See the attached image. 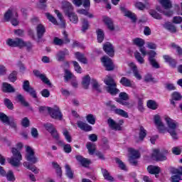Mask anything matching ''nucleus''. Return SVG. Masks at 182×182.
Returning a JSON list of instances; mask_svg holds the SVG:
<instances>
[{
  "label": "nucleus",
  "mask_w": 182,
  "mask_h": 182,
  "mask_svg": "<svg viewBox=\"0 0 182 182\" xmlns=\"http://www.w3.org/2000/svg\"><path fill=\"white\" fill-rule=\"evenodd\" d=\"M23 147L22 143L17 144V149L12 148L11 153L13 156L8 159V161L10 164L13 166V167H19L21 166V161L22 160V154H21V149Z\"/></svg>",
  "instance_id": "f257e3e1"
},
{
  "label": "nucleus",
  "mask_w": 182,
  "mask_h": 182,
  "mask_svg": "<svg viewBox=\"0 0 182 182\" xmlns=\"http://www.w3.org/2000/svg\"><path fill=\"white\" fill-rule=\"evenodd\" d=\"M104 83L107 85L105 87V90L108 93H110L112 96H114L120 92L119 89H117V85L114 80L112 78V77L107 76V78L104 80Z\"/></svg>",
  "instance_id": "f03ea898"
},
{
  "label": "nucleus",
  "mask_w": 182,
  "mask_h": 182,
  "mask_svg": "<svg viewBox=\"0 0 182 182\" xmlns=\"http://www.w3.org/2000/svg\"><path fill=\"white\" fill-rule=\"evenodd\" d=\"M165 121L168 127L167 130L168 133L171 134L173 140H177V139H178V136H177V132L176 131L178 126L177 122L168 117H165Z\"/></svg>",
  "instance_id": "7ed1b4c3"
},
{
  "label": "nucleus",
  "mask_w": 182,
  "mask_h": 182,
  "mask_svg": "<svg viewBox=\"0 0 182 182\" xmlns=\"http://www.w3.org/2000/svg\"><path fill=\"white\" fill-rule=\"evenodd\" d=\"M4 19L6 21V22H9V21H11L13 26H18V25H19V20H18V12L13 9H9L4 14Z\"/></svg>",
  "instance_id": "20e7f679"
},
{
  "label": "nucleus",
  "mask_w": 182,
  "mask_h": 182,
  "mask_svg": "<svg viewBox=\"0 0 182 182\" xmlns=\"http://www.w3.org/2000/svg\"><path fill=\"white\" fill-rule=\"evenodd\" d=\"M26 159L27 161H30V163H32L33 164H36V163H38V158L35 156L33 149H32L31 146H26Z\"/></svg>",
  "instance_id": "39448f33"
},
{
  "label": "nucleus",
  "mask_w": 182,
  "mask_h": 182,
  "mask_svg": "<svg viewBox=\"0 0 182 182\" xmlns=\"http://www.w3.org/2000/svg\"><path fill=\"white\" fill-rule=\"evenodd\" d=\"M23 89L24 92L29 93L30 96H32L33 99H38L36 90L31 86L28 80H25L23 83Z\"/></svg>",
  "instance_id": "423d86ee"
},
{
  "label": "nucleus",
  "mask_w": 182,
  "mask_h": 182,
  "mask_svg": "<svg viewBox=\"0 0 182 182\" xmlns=\"http://www.w3.org/2000/svg\"><path fill=\"white\" fill-rule=\"evenodd\" d=\"M9 46H11L12 48H23V45H25V41L21 38H16L15 39L9 38L6 42Z\"/></svg>",
  "instance_id": "0eeeda50"
},
{
  "label": "nucleus",
  "mask_w": 182,
  "mask_h": 182,
  "mask_svg": "<svg viewBox=\"0 0 182 182\" xmlns=\"http://www.w3.org/2000/svg\"><path fill=\"white\" fill-rule=\"evenodd\" d=\"M48 112L52 119H55L56 120H62V112L59 109V107H55L54 108H48Z\"/></svg>",
  "instance_id": "6e6552de"
},
{
  "label": "nucleus",
  "mask_w": 182,
  "mask_h": 182,
  "mask_svg": "<svg viewBox=\"0 0 182 182\" xmlns=\"http://www.w3.org/2000/svg\"><path fill=\"white\" fill-rule=\"evenodd\" d=\"M101 62L103 63L106 70L110 71L114 70V65L113 61L108 56H104L101 58Z\"/></svg>",
  "instance_id": "1a4fd4ad"
},
{
  "label": "nucleus",
  "mask_w": 182,
  "mask_h": 182,
  "mask_svg": "<svg viewBox=\"0 0 182 182\" xmlns=\"http://www.w3.org/2000/svg\"><path fill=\"white\" fill-rule=\"evenodd\" d=\"M154 123L157 127L159 133H164L167 130V128H166L164 124L161 122V119L160 118L159 115L156 114L154 116Z\"/></svg>",
  "instance_id": "9d476101"
},
{
  "label": "nucleus",
  "mask_w": 182,
  "mask_h": 182,
  "mask_svg": "<svg viewBox=\"0 0 182 182\" xmlns=\"http://www.w3.org/2000/svg\"><path fill=\"white\" fill-rule=\"evenodd\" d=\"M33 73L35 76H36L37 77H39L43 83H45L46 85H48V86H49L50 87H52V83L50 82L49 79L46 77V75H45V74H42L39 70H33Z\"/></svg>",
  "instance_id": "9b49d317"
},
{
  "label": "nucleus",
  "mask_w": 182,
  "mask_h": 182,
  "mask_svg": "<svg viewBox=\"0 0 182 182\" xmlns=\"http://www.w3.org/2000/svg\"><path fill=\"white\" fill-rule=\"evenodd\" d=\"M66 56H69V50H68V49H64L63 50H59L55 54V59L58 62H65Z\"/></svg>",
  "instance_id": "f8f14e48"
},
{
  "label": "nucleus",
  "mask_w": 182,
  "mask_h": 182,
  "mask_svg": "<svg viewBox=\"0 0 182 182\" xmlns=\"http://www.w3.org/2000/svg\"><path fill=\"white\" fill-rule=\"evenodd\" d=\"M152 159H154V160H156V161H164L167 158L163 154V153L160 152V149H154Z\"/></svg>",
  "instance_id": "ddd939ff"
},
{
  "label": "nucleus",
  "mask_w": 182,
  "mask_h": 182,
  "mask_svg": "<svg viewBox=\"0 0 182 182\" xmlns=\"http://www.w3.org/2000/svg\"><path fill=\"white\" fill-rule=\"evenodd\" d=\"M103 50L111 58H113L114 56V48L113 47V45L110 43H106L103 46Z\"/></svg>",
  "instance_id": "4468645a"
},
{
  "label": "nucleus",
  "mask_w": 182,
  "mask_h": 182,
  "mask_svg": "<svg viewBox=\"0 0 182 182\" xmlns=\"http://www.w3.org/2000/svg\"><path fill=\"white\" fill-rule=\"evenodd\" d=\"M16 100L18 102V103H21V106H23L24 107H29L30 110H33V108L29 105V102L26 101L25 97H23V95H22L21 94H18L16 95Z\"/></svg>",
  "instance_id": "2eb2a0df"
},
{
  "label": "nucleus",
  "mask_w": 182,
  "mask_h": 182,
  "mask_svg": "<svg viewBox=\"0 0 182 182\" xmlns=\"http://www.w3.org/2000/svg\"><path fill=\"white\" fill-rule=\"evenodd\" d=\"M119 83H121V85L125 87H132L133 89H136V85L133 82V81L130 80L126 77H122L119 80Z\"/></svg>",
  "instance_id": "dca6fc26"
},
{
  "label": "nucleus",
  "mask_w": 182,
  "mask_h": 182,
  "mask_svg": "<svg viewBox=\"0 0 182 182\" xmlns=\"http://www.w3.org/2000/svg\"><path fill=\"white\" fill-rule=\"evenodd\" d=\"M128 66H129L131 70H132L134 77H136V79L138 80H141V75H140V73H139L137 65H136L134 63H129Z\"/></svg>",
  "instance_id": "f3484780"
},
{
  "label": "nucleus",
  "mask_w": 182,
  "mask_h": 182,
  "mask_svg": "<svg viewBox=\"0 0 182 182\" xmlns=\"http://www.w3.org/2000/svg\"><path fill=\"white\" fill-rule=\"evenodd\" d=\"M62 9L66 16L73 12V6L70 2L68 1L63 2Z\"/></svg>",
  "instance_id": "a211bd4d"
},
{
  "label": "nucleus",
  "mask_w": 182,
  "mask_h": 182,
  "mask_svg": "<svg viewBox=\"0 0 182 182\" xmlns=\"http://www.w3.org/2000/svg\"><path fill=\"white\" fill-rule=\"evenodd\" d=\"M76 160L82 166V167H89L90 164V160L83 157L81 155H77L75 156Z\"/></svg>",
  "instance_id": "6ab92c4d"
},
{
  "label": "nucleus",
  "mask_w": 182,
  "mask_h": 182,
  "mask_svg": "<svg viewBox=\"0 0 182 182\" xmlns=\"http://www.w3.org/2000/svg\"><path fill=\"white\" fill-rule=\"evenodd\" d=\"M120 10L124 13V16L129 18L132 22H136L137 21V18L136 17V14L132 13V11L126 10L124 7H121Z\"/></svg>",
  "instance_id": "aec40b11"
},
{
  "label": "nucleus",
  "mask_w": 182,
  "mask_h": 182,
  "mask_svg": "<svg viewBox=\"0 0 182 182\" xmlns=\"http://www.w3.org/2000/svg\"><path fill=\"white\" fill-rule=\"evenodd\" d=\"M73 4H74L75 6L82 5L84 8H90V0H73Z\"/></svg>",
  "instance_id": "412c9836"
},
{
  "label": "nucleus",
  "mask_w": 182,
  "mask_h": 182,
  "mask_svg": "<svg viewBox=\"0 0 182 182\" xmlns=\"http://www.w3.org/2000/svg\"><path fill=\"white\" fill-rule=\"evenodd\" d=\"M77 126L79 127V129L83 130L84 132H92V126L82 121H77Z\"/></svg>",
  "instance_id": "4be33fe9"
},
{
  "label": "nucleus",
  "mask_w": 182,
  "mask_h": 182,
  "mask_svg": "<svg viewBox=\"0 0 182 182\" xmlns=\"http://www.w3.org/2000/svg\"><path fill=\"white\" fill-rule=\"evenodd\" d=\"M2 90L4 93H15V88L8 82H3Z\"/></svg>",
  "instance_id": "5701e85b"
},
{
  "label": "nucleus",
  "mask_w": 182,
  "mask_h": 182,
  "mask_svg": "<svg viewBox=\"0 0 182 182\" xmlns=\"http://www.w3.org/2000/svg\"><path fill=\"white\" fill-rule=\"evenodd\" d=\"M75 56L76 59L78 60V62H80V63H83L84 65L87 64V58H86L85 54L80 52H76L75 53Z\"/></svg>",
  "instance_id": "b1692460"
},
{
  "label": "nucleus",
  "mask_w": 182,
  "mask_h": 182,
  "mask_svg": "<svg viewBox=\"0 0 182 182\" xmlns=\"http://www.w3.org/2000/svg\"><path fill=\"white\" fill-rule=\"evenodd\" d=\"M139 136V139H136V143H139V141H143L144 140V137L147 136V131L144 127H140Z\"/></svg>",
  "instance_id": "393cba45"
},
{
  "label": "nucleus",
  "mask_w": 182,
  "mask_h": 182,
  "mask_svg": "<svg viewBox=\"0 0 182 182\" xmlns=\"http://www.w3.org/2000/svg\"><path fill=\"white\" fill-rule=\"evenodd\" d=\"M37 36L38 39H42L43 38V35L46 32L45 26L42 24H39L36 27Z\"/></svg>",
  "instance_id": "a878e982"
},
{
  "label": "nucleus",
  "mask_w": 182,
  "mask_h": 182,
  "mask_svg": "<svg viewBox=\"0 0 182 182\" xmlns=\"http://www.w3.org/2000/svg\"><path fill=\"white\" fill-rule=\"evenodd\" d=\"M108 124L112 130H122V127H120V124L116 123L114 120L110 118L108 119Z\"/></svg>",
  "instance_id": "bb28decb"
},
{
  "label": "nucleus",
  "mask_w": 182,
  "mask_h": 182,
  "mask_svg": "<svg viewBox=\"0 0 182 182\" xmlns=\"http://www.w3.org/2000/svg\"><path fill=\"white\" fill-rule=\"evenodd\" d=\"M147 171L149 174H159V173L161 171V168L156 166H149L147 167Z\"/></svg>",
  "instance_id": "cd10ccee"
},
{
  "label": "nucleus",
  "mask_w": 182,
  "mask_h": 182,
  "mask_svg": "<svg viewBox=\"0 0 182 182\" xmlns=\"http://www.w3.org/2000/svg\"><path fill=\"white\" fill-rule=\"evenodd\" d=\"M165 62L166 63H168L171 68H176V65H177V61L176 60L173 59L170 55H165L163 56Z\"/></svg>",
  "instance_id": "c85d7f7f"
},
{
  "label": "nucleus",
  "mask_w": 182,
  "mask_h": 182,
  "mask_svg": "<svg viewBox=\"0 0 182 182\" xmlns=\"http://www.w3.org/2000/svg\"><path fill=\"white\" fill-rule=\"evenodd\" d=\"M103 21L105 22V25H107L109 31L114 30V26L113 25V21H112V18L105 16L103 17Z\"/></svg>",
  "instance_id": "c756f323"
},
{
  "label": "nucleus",
  "mask_w": 182,
  "mask_h": 182,
  "mask_svg": "<svg viewBox=\"0 0 182 182\" xmlns=\"http://www.w3.org/2000/svg\"><path fill=\"white\" fill-rule=\"evenodd\" d=\"M23 166H24V167H26V168H28V170H31V171H32L35 174H38V173H39V169H38L36 166L31 165V164H29L28 162H24L23 164Z\"/></svg>",
  "instance_id": "7c9ffc66"
},
{
  "label": "nucleus",
  "mask_w": 182,
  "mask_h": 182,
  "mask_svg": "<svg viewBox=\"0 0 182 182\" xmlns=\"http://www.w3.org/2000/svg\"><path fill=\"white\" fill-rule=\"evenodd\" d=\"M67 16L73 23H77V22H79V17H77V14L73 11L67 14Z\"/></svg>",
  "instance_id": "2f4dec72"
},
{
  "label": "nucleus",
  "mask_w": 182,
  "mask_h": 182,
  "mask_svg": "<svg viewBox=\"0 0 182 182\" xmlns=\"http://www.w3.org/2000/svg\"><path fill=\"white\" fill-rule=\"evenodd\" d=\"M82 85L84 89H89V86L90 85V76H84L82 77Z\"/></svg>",
  "instance_id": "473e14b6"
},
{
  "label": "nucleus",
  "mask_w": 182,
  "mask_h": 182,
  "mask_svg": "<svg viewBox=\"0 0 182 182\" xmlns=\"http://www.w3.org/2000/svg\"><path fill=\"white\" fill-rule=\"evenodd\" d=\"M102 173L105 180H107V181H114V178L110 176V173H109L106 169L102 168Z\"/></svg>",
  "instance_id": "72a5a7b5"
},
{
  "label": "nucleus",
  "mask_w": 182,
  "mask_h": 182,
  "mask_svg": "<svg viewBox=\"0 0 182 182\" xmlns=\"http://www.w3.org/2000/svg\"><path fill=\"white\" fill-rule=\"evenodd\" d=\"M87 149L88 150L89 154L92 156L95 154V151H96V145L92 142H88L87 143Z\"/></svg>",
  "instance_id": "f704fd0d"
},
{
  "label": "nucleus",
  "mask_w": 182,
  "mask_h": 182,
  "mask_svg": "<svg viewBox=\"0 0 182 182\" xmlns=\"http://www.w3.org/2000/svg\"><path fill=\"white\" fill-rule=\"evenodd\" d=\"M176 173L178 175H173L171 176L172 182H180L181 179L182 173L180 170H176Z\"/></svg>",
  "instance_id": "c9c22d12"
},
{
  "label": "nucleus",
  "mask_w": 182,
  "mask_h": 182,
  "mask_svg": "<svg viewBox=\"0 0 182 182\" xmlns=\"http://www.w3.org/2000/svg\"><path fill=\"white\" fill-rule=\"evenodd\" d=\"M164 9H170L171 8V1L170 0H158Z\"/></svg>",
  "instance_id": "e433bc0d"
},
{
  "label": "nucleus",
  "mask_w": 182,
  "mask_h": 182,
  "mask_svg": "<svg viewBox=\"0 0 182 182\" xmlns=\"http://www.w3.org/2000/svg\"><path fill=\"white\" fill-rule=\"evenodd\" d=\"M114 112L115 113V114H119V116H122V117H125L126 119H127V117H129V114H127V112H126V111L122 109H114Z\"/></svg>",
  "instance_id": "4c0bfd02"
},
{
  "label": "nucleus",
  "mask_w": 182,
  "mask_h": 182,
  "mask_svg": "<svg viewBox=\"0 0 182 182\" xmlns=\"http://www.w3.org/2000/svg\"><path fill=\"white\" fill-rule=\"evenodd\" d=\"M134 56L139 63H140L141 65H143V63H144V58L141 56V54H140L139 51H135L134 53Z\"/></svg>",
  "instance_id": "58836bf2"
},
{
  "label": "nucleus",
  "mask_w": 182,
  "mask_h": 182,
  "mask_svg": "<svg viewBox=\"0 0 182 182\" xmlns=\"http://www.w3.org/2000/svg\"><path fill=\"white\" fill-rule=\"evenodd\" d=\"M134 45H136V46H138L139 48H141V46H144V40L140 38H136L133 40Z\"/></svg>",
  "instance_id": "ea45409f"
},
{
  "label": "nucleus",
  "mask_w": 182,
  "mask_h": 182,
  "mask_svg": "<svg viewBox=\"0 0 182 182\" xmlns=\"http://www.w3.org/2000/svg\"><path fill=\"white\" fill-rule=\"evenodd\" d=\"M128 151L130 153L131 157H132L133 159H139L140 152H139V151H136L132 148H129L128 149Z\"/></svg>",
  "instance_id": "a19ab883"
},
{
  "label": "nucleus",
  "mask_w": 182,
  "mask_h": 182,
  "mask_svg": "<svg viewBox=\"0 0 182 182\" xmlns=\"http://www.w3.org/2000/svg\"><path fill=\"white\" fill-rule=\"evenodd\" d=\"M147 107H149V109L156 110L159 107V105H157V102H156L154 100H150L147 102Z\"/></svg>",
  "instance_id": "79ce46f5"
},
{
  "label": "nucleus",
  "mask_w": 182,
  "mask_h": 182,
  "mask_svg": "<svg viewBox=\"0 0 182 182\" xmlns=\"http://www.w3.org/2000/svg\"><path fill=\"white\" fill-rule=\"evenodd\" d=\"M91 85L93 89H95V90H96L97 92H102V90H100V85H99V82H97V80H96L95 79H92Z\"/></svg>",
  "instance_id": "37998d69"
},
{
  "label": "nucleus",
  "mask_w": 182,
  "mask_h": 182,
  "mask_svg": "<svg viewBox=\"0 0 182 182\" xmlns=\"http://www.w3.org/2000/svg\"><path fill=\"white\" fill-rule=\"evenodd\" d=\"M97 41L100 43L103 42V39H105V33L102 31V29L97 30Z\"/></svg>",
  "instance_id": "c03bdc74"
},
{
  "label": "nucleus",
  "mask_w": 182,
  "mask_h": 182,
  "mask_svg": "<svg viewBox=\"0 0 182 182\" xmlns=\"http://www.w3.org/2000/svg\"><path fill=\"white\" fill-rule=\"evenodd\" d=\"M115 161L117 163V164H118L119 168H121V170H124V171H126L127 170V168L126 167V164H124V163L120 160V159L119 158H115Z\"/></svg>",
  "instance_id": "a18cd8bd"
},
{
  "label": "nucleus",
  "mask_w": 182,
  "mask_h": 182,
  "mask_svg": "<svg viewBox=\"0 0 182 182\" xmlns=\"http://www.w3.org/2000/svg\"><path fill=\"white\" fill-rule=\"evenodd\" d=\"M18 73L16 71H13L9 75V80L10 82H12V83H14V82H16V80L18 79Z\"/></svg>",
  "instance_id": "49530a36"
},
{
  "label": "nucleus",
  "mask_w": 182,
  "mask_h": 182,
  "mask_svg": "<svg viewBox=\"0 0 182 182\" xmlns=\"http://www.w3.org/2000/svg\"><path fill=\"white\" fill-rule=\"evenodd\" d=\"M82 31L86 32L89 29V21L86 18H82Z\"/></svg>",
  "instance_id": "de8ad7c7"
},
{
  "label": "nucleus",
  "mask_w": 182,
  "mask_h": 182,
  "mask_svg": "<svg viewBox=\"0 0 182 182\" xmlns=\"http://www.w3.org/2000/svg\"><path fill=\"white\" fill-rule=\"evenodd\" d=\"M4 105L6 107H7V109H9L10 110H14V104L12 103V101H11V100L5 98Z\"/></svg>",
  "instance_id": "09e8293b"
},
{
  "label": "nucleus",
  "mask_w": 182,
  "mask_h": 182,
  "mask_svg": "<svg viewBox=\"0 0 182 182\" xmlns=\"http://www.w3.org/2000/svg\"><path fill=\"white\" fill-rule=\"evenodd\" d=\"M87 122L90 123V124H95L96 123V117H95V115L92 114H89L86 117Z\"/></svg>",
  "instance_id": "8fccbe9b"
},
{
  "label": "nucleus",
  "mask_w": 182,
  "mask_h": 182,
  "mask_svg": "<svg viewBox=\"0 0 182 182\" xmlns=\"http://www.w3.org/2000/svg\"><path fill=\"white\" fill-rule=\"evenodd\" d=\"M5 177H6L8 181H15V175H14L12 171H9L7 173H6Z\"/></svg>",
  "instance_id": "3c124183"
},
{
  "label": "nucleus",
  "mask_w": 182,
  "mask_h": 182,
  "mask_svg": "<svg viewBox=\"0 0 182 182\" xmlns=\"http://www.w3.org/2000/svg\"><path fill=\"white\" fill-rule=\"evenodd\" d=\"M166 28L172 33H176L177 32V28H176V26L171 23L166 24Z\"/></svg>",
  "instance_id": "603ef678"
},
{
  "label": "nucleus",
  "mask_w": 182,
  "mask_h": 182,
  "mask_svg": "<svg viewBox=\"0 0 182 182\" xmlns=\"http://www.w3.org/2000/svg\"><path fill=\"white\" fill-rule=\"evenodd\" d=\"M46 16L50 22H51L54 25H58V21H56V18H55L53 16H52V14L49 13H46Z\"/></svg>",
  "instance_id": "864d4df0"
},
{
  "label": "nucleus",
  "mask_w": 182,
  "mask_h": 182,
  "mask_svg": "<svg viewBox=\"0 0 182 182\" xmlns=\"http://www.w3.org/2000/svg\"><path fill=\"white\" fill-rule=\"evenodd\" d=\"M65 171L68 178H73V172L70 168V166L68 164L65 165Z\"/></svg>",
  "instance_id": "5fc2aeb1"
},
{
  "label": "nucleus",
  "mask_w": 182,
  "mask_h": 182,
  "mask_svg": "<svg viewBox=\"0 0 182 182\" xmlns=\"http://www.w3.org/2000/svg\"><path fill=\"white\" fill-rule=\"evenodd\" d=\"M149 15H151L152 18H154V19H161V15H160L159 13H157L154 10H150Z\"/></svg>",
  "instance_id": "6e6d98bb"
},
{
  "label": "nucleus",
  "mask_w": 182,
  "mask_h": 182,
  "mask_svg": "<svg viewBox=\"0 0 182 182\" xmlns=\"http://www.w3.org/2000/svg\"><path fill=\"white\" fill-rule=\"evenodd\" d=\"M149 62L150 65L152 66V68H154L155 69H159L160 68V65L159 63H157V60L156 58H154L152 60H149Z\"/></svg>",
  "instance_id": "4d7b16f0"
},
{
  "label": "nucleus",
  "mask_w": 182,
  "mask_h": 182,
  "mask_svg": "<svg viewBox=\"0 0 182 182\" xmlns=\"http://www.w3.org/2000/svg\"><path fill=\"white\" fill-rule=\"evenodd\" d=\"M73 65L75 68V70L77 73H82V68L79 65V63L77 61H73Z\"/></svg>",
  "instance_id": "13d9d810"
},
{
  "label": "nucleus",
  "mask_w": 182,
  "mask_h": 182,
  "mask_svg": "<svg viewBox=\"0 0 182 182\" xmlns=\"http://www.w3.org/2000/svg\"><path fill=\"white\" fill-rule=\"evenodd\" d=\"M10 118L6 116L4 113L0 112V120L3 123H8L9 122Z\"/></svg>",
  "instance_id": "bf43d9fd"
},
{
  "label": "nucleus",
  "mask_w": 182,
  "mask_h": 182,
  "mask_svg": "<svg viewBox=\"0 0 182 182\" xmlns=\"http://www.w3.org/2000/svg\"><path fill=\"white\" fill-rule=\"evenodd\" d=\"M117 102L119 103V105H122V106H126V107H128V109H130V107H132V105H130V102L124 100H117Z\"/></svg>",
  "instance_id": "052dcab7"
},
{
  "label": "nucleus",
  "mask_w": 182,
  "mask_h": 182,
  "mask_svg": "<svg viewBox=\"0 0 182 182\" xmlns=\"http://www.w3.org/2000/svg\"><path fill=\"white\" fill-rule=\"evenodd\" d=\"M172 99L173 100H181L182 99V96H181V94H180V92H173L172 93Z\"/></svg>",
  "instance_id": "680f3d73"
},
{
  "label": "nucleus",
  "mask_w": 182,
  "mask_h": 182,
  "mask_svg": "<svg viewBox=\"0 0 182 182\" xmlns=\"http://www.w3.org/2000/svg\"><path fill=\"white\" fill-rule=\"evenodd\" d=\"M7 124H9V126H11L12 129L16 130V121H15V119L10 117V119H9Z\"/></svg>",
  "instance_id": "e2e57ef3"
},
{
  "label": "nucleus",
  "mask_w": 182,
  "mask_h": 182,
  "mask_svg": "<svg viewBox=\"0 0 182 182\" xmlns=\"http://www.w3.org/2000/svg\"><path fill=\"white\" fill-rule=\"evenodd\" d=\"M135 7L139 11H144L146 9V5L142 2L138 1L135 4Z\"/></svg>",
  "instance_id": "0e129e2a"
},
{
  "label": "nucleus",
  "mask_w": 182,
  "mask_h": 182,
  "mask_svg": "<svg viewBox=\"0 0 182 182\" xmlns=\"http://www.w3.org/2000/svg\"><path fill=\"white\" fill-rule=\"evenodd\" d=\"M119 98L117 99V100H129V95L126 92H120Z\"/></svg>",
  "instance_id": "69168bd1"
},
{
  "label": "nucleus",
  "mask_w": 182,
  "mask_h": 182,
  "mask_svg": "<svg viewBox=\"0 0 182 182\" xmlns=\"http://www.w3.org/2000/svg\"><path fill=\"white\" fill-rule=\"evenodd\" d=\"M171 46L172 48H173V49H176V52L178 55H182V48L180 46H177L174 43H172Z\"/></svg>",
  "instance_id": "338daca9"
},
{
  "label": "nucleus",
  "mask_w": 182,
  "mask_h": 182,
  "mask_svg": "<svg viewBox=\"0 0 182 182\" xmlns=\"http://www.w3.org/2000/svg\"><path fill=\"white\" fill-rule=\"evenodd\" d=\"M165 89H166V90H176V86H174V84L173 83H166L165 84Z\"/></svg>",
  "instance_id": "774afa93"
}]
</instances>
